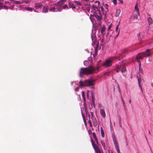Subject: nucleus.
Returning <instances> with one entry per match:
<instances>
[{
	"instance_id": "obj_1",
	"label": "nucleus",
	"mask_w": 153,
	"mask_h": 153,
	"mask_svg": "<svg viewBox=\"0 0 153 153\" xmlns=\"http://www.w3.org/2000/svg\"><path fill=\"white\" fill-rule=\"evenodd\" d=\"M96 71V69L94 67L89 66L85 68H82L80 71L79 76L82 77V74L88 75L93 74Z\"/></svg>"
},
{
	"instance_id": "obj_2",
	"label": "nucleus",
	"mask_w": 153,
	"mask_h": 153,
	"mask_svg": "<svg viewBox=\"0 0 153 153\" xmlns=\"http://www.w3.org/2000/svg\"><path fill=\"white\" fill-rule=\"evenodd\" d=\"M122 54L120 53L117 56L112 57L106 59L105 62L103 64V65L106 67H108L111 66L112 65V63L113 61L116 59H118L120 60V57Z\"/></svg>"
},
{
	"instance_id": "obj_3",
	"label": "nucleus",
	"mask_w": 153,
	"mask_h": 153,
	"mask_svg": "<svg viewBox=\"0 0 153 153\" xmlns=\"http://www.w3.org/2000/svg\"><path fill=\"white\" fill-rule=\"evenodd\" d=\"M95 82V80L93 79L86 80L83 82H82L81 80L79 81V84L81 87H88L90 86L94 85Z\"/></svg>"
},
{
	"instance_id": "obj_4",
	"label": "nucleus",
	"mask_w": 153,
	"mask_h": 153,
	"mask_svg": "<svg viewBox=\"0 0 153 153\" xmlns=\"http://www.w3.org/2000/svg\"><path fill=\"white\" fill-rule=\"evenodd\" d=\"M112 138L115 149L116 150L117 153H120V150L118 147V144L117 140V139L116 137L115 136H113Z\"/></svg>"
},
{
	"instance_id": "obj_5",
	"label": "nucleus",
	"mask_w": 153,
	"mask_h": 153,
	"mask_svg": "<svg viewBox=\"0 0 153 153\" xmlns=\"http://www.w3.org/2000/svg\"><path fill=\"white\" fill-rule=\"evenodd\" d=\"M90 138L91 142L92 145L95 151V153H98L99 152L101 151L99 147L97 146V145L95 143L91 137H90Z\"/></svg>"
},
{
	"instance_id": "obj_6",
	"label": "nucleus",
	"mask_w": 153,
	"mask_h": 153,
	"mask_svg": "<svg viewBox=\"0 0 153 153\" xmlns=\"http://www.w3.org/2000/svg\"><path fill=\"white\" fill-rule=\"evenodd\" d=\"M11 1H13V3L16 4H19L23 3H25L26 4L28 3V1L27 0H22L21 1H16L14 0H12Z\"/></svg>"
},
{
	"instance_id": "obj_7",
	"label": "nucleus",
	"mask_w": 153,
	"mask_h": 153,
	"mask_svg": "<svg viewBox=\"0 0 153 153\" xmlns=\"http://www.w3.org/2000/svg\"><path fill=\"white\" fill-rule=\"evenodd\" d=\"M150 49H148L146 50V52H143V53L144 54V56L147 57L149 56L151 54V53H150Z\"/></svg>"
},
{
	"instance_id": "obj_8",
	"label": "nucleus",
	"mask_w": 153,
	"mask_h": 153,
	"mask_svg": "<svg viewBox=\"0 0 153 153\" xmlns=\"http://www.w3.org/2000/svg\"><path fill=\"white\" fill-rule=\"evenodd\" d=\"M67 0H61L57 2L55 4V5L57 6H61L64 4V2H66Z\"/></svg>"
},
{
	"instance_id": "obj_9",
	"label": "nucleus",
	"mask_w": 153,
	"mask_h": 153,
	"mask_svg": "<svg viewBox=\"0 0 153 153\" xmlns=\"http://www.w3.org/2000/svg\"><path fill=\"white\" fill-rule=\"evenodd\" d=\"M106 30L105 27V26H103L102 27L101 31V33L102 34V36L103 37H104L105 33V31Z\"/></svg>"
},
{
	"instance_id": "obj_10",
	"label": "nucleus",
	"mask_w": 153,
	"mask_h": 153,
	"mask_svg": "<svg viewBox=\"0 0 153 153\" xmlns=\"http://www.w3.org/2000/svg\"><path fill=\"white\" fill-rule=\"evenodd\" d=\"M144 54L143 52L139 53L136 57V59H142L144 56Z\"/></svg>"
},
{
	"instance_id": "obj_11",
	"label": "nucleus",
	"mask_w": 153,
	"mask_h": 153,
	"mask_svg": "<svg viewBox=\"0 0 153 153\" xmlns=\"http://www.w3.org/2000/svg\"><path fill=\"white\" fill-rule=\"evenodd\" d=\"M100 114L102 116L103 118H105V111L102 109H100Z\"/></svg>"
},
{
	"instance_id": "obj_12",
	"label": "nucleus",
	"mask_w": 153,
	"mask_h": 153,
	"mask_svg": "<svg viewBox=\"0 0 153 153\" xmlns=\"http://www.w3.org/2000/svg\"><path fill=\"white\" fill-rule=\"evenodd\" d=\"M43 5L40 3H36L35 4V7L36 9L41 8Z\"/></svg>"
},
{
	"instance_id": "obj_13",
	"label": "nucleus",
	"mask_w": 153,
	"mask_h": 153,
	"mask_svg": "<svg viewBox=\"0 0 153 153\" xmlns=\"http://www.w3.org/2000/svg\"><path fill=\"white\" fill-rule=\"evenodd\" d=\"M48 5H46L43 8L42 11L44 13H46L48 12Z\"/></svg>"
},
{
	"instance_id": "obj_14",
	"label": "nucleus",
	"mask_w": 153,
	"mask_h": 153,
	"mask_svg": "<svg viewBox=\"0 0 153 153\" xmlns=\"http://www.w3.org/2000/svg\"><path fill=\"white\" fill-rule=\"evenodd\" d=\"M137 14H138V15H139V14L138 13V10H137L134 12L133 15V17H134V19H137Z\"/></svg>"
},
{
	"instance_id": "obj_15",
	"label": "nucleus",
	"mask_w": 153,
	"mask_h": 153,
	"mask_svg": "<svg viewBox=\"0 0 153 153\" xmlns=\"http://www.w3.org/2000/svg\"><path fill=\"white\" fill-rule=\"evenodd\" d=\"M69 7L70 8H72V9H75L76 7L74 6V4L71 2H70L68 3Z\"/></svg>"
},
{
	"instance_id": "obj_16",
	"label": "nucleus",
	"mask_w": 153,
	"mask_h": 153,
	"mask_svg": "<svg viewBox=\"0 0 153 153\" xmlns=\"http://www.w3.org/2000/svg\"><path fill=\"white\" fill-rule=\"evenodd\" d=\"M138 83L139 84V87L140 88V89L141 90V91L143 92L142 88L141 86V85L140 84V83L141 82V78L140 77V78H138Z\"/></svg>"
},
{
	"instance_id": "obj_17",
	"label": "nucleus",
	"mask_w": 153,
	"mask_h": 153,
	"mask_svg": "<svg viewBox=\"0 0 153 153\" xmlns=\"http://www.w3.org/2000/svg\"><path fill=\"white\" fill-rule=\"evenodd\" d=\"M147 20L149 25L152 24L153 21L152 18L150 17H149L147 18Z\"/></svg>"
},
{
	"instance_id": "obj_18",
	"label": "nucleus",
	"mask_w": 153,
	"mask_h": 153,
	"mask_svg": "<svg viewBox=\"0 0 153 153\" xmlns=\"http://www.w3.org/2000/svg\"><path fill=\"white\" fill-rule=\"evenodd\" d=\"M120 12H121V10L120 9H117L116 11V14L115 15V16L116 17L118 16L119 15L120 13Z\"/></svg>"
},
{
	"instance_id": "obj_19",
	"label": "nucleus",
	"mask_w": 153,
	"mask_h": 153,
	"mask_svg": "<svg viewBox=\"0 0 153 153\" xmlns=\"http://www.w3.org/2000/svg\"><path fill=\"white\" fill-rule=\"evenodd\" d=\"M94 16L96 19L98 20H100L102 18L101 16L98 15L97 14H95Z\"/></svg>"
},
{
	"instance_id": "obj_20",
	"label": "nucleus",
	"mask_w": 153,
	"mask_h": 153,
	"mask_svg": "<svg viewBox=\"0 0 153 153\" xmlns=\"http://www.w3.org/2000/svg\"><path fill=\"white\" fill-rule=\"evenodd\" d=\"M122 69L121 70V72L122 73H124L126 71V68L124 65H123L122 66Z\"/></svg>"
},
{
	"instance_id": "obj_21",
	"label": "nucleus",
	"mask_w": 153,
	"mask_h": 153,
	"mask_svg": "<svg viewBox=\"0 0 153 153\" xmlns=\"http://www.w3.org/2000/svg\"><path fill=\"white\" fill-rule=\"evenodd\" d=\"M101 133L102 137L103 138L104 137V133L103 128L102 127L101 128Z\"/></svg>"
},
{
	"instance_id": "obj_22",
	"label": "nucleus",
	"mask_w": 153,
	"mask_h": 153,
	"mask_svg": "<svg viewBox=\"0 0 153 153\" xmlns=\"http://www.w3.org/2000/svg\"><path fill=\"white\" fill-rule=\"evenodd\" d=\"M82 98L84 100V102H85L86 99H85V94L84 92L83 91H82Z\"/></svg>"
},
{
	"instance_id": "obj_23",
	"label": "nucleus",
	"mask_w": 153,
	"mask_h": 153,
	"mask_svg": "<svg viewBox=\"0 0 153 153\" xmlns=\"http://www.w3.org/2000/svg\"><path fill=\"white\" fill-rule=\"evenodd\" d=\"M49 11L51 12H56V8L55 7H51L49 9Z\"/></svg>"
},
{
	"instance_id": "obj_24",
	"label": "nucleus",
	"mask_w": 153,
	"mask_h": 153,
	"mask_svg": "<svg viewBox=\"0 0 153 153\" xmlns=\"http://www.w3.org/2000/svg\"><path fill=\"white\" fill-rule=\"evenodd\" d=\"M139 59H136L137 62L139 64V71L140 69V68H141V63L140 60Z\"/></svg>"
},
{
	"instance_id": "obj_25",
	"label": "nucleus",
	"mask_w": 153,
	"mask_h": 153,
	"mask_svg": "<svg viewBox=\"0 0 153 153\" xmlns=\"http://www.w3.org/2000/svg\"><path fill=\"white\" fill-rule=\"evenodd\" d=\"M92 7L93 9L95 11H97L98 10L97 7V6H96L94 4H93L92 5Z\"/></svg>"
},
{
	"instance_id": "obj_26",
	"label": "nucleus",
	"mask_w": 153,
	"mask_h": 153,
	"mask_svg": "<svg viewBox=\"0 0 153 153\" xmlns=\"http://www.w3.org/2000/svg\"><path fill=\"white\" fill-rule=\"evenodd\" d=\"M129 51V50H128L127 49H124L122 51V53H128Z\"/></svg>"
},
{
	"instance_id": "obj_27",
	"label": "nucleus",
	"mask_w": 153,
	"mask_h": 153,
	"mask_svg": "<svg viewBox=\"0 0 153 153\" xmlns=\"http://www.w3.org/2000/svg\"><path fill=\"white\" fill-rule=\"evenodd\" d=\"M77 5L79 6L82 5V4L81 3L77 1H75L74 2Z\"/></svg>"
},
{
	"instance_id": "obj_28",
	"label": "nucleus",
	"mask_w": 153,
	"mask_h": 153,
	"mask_svg": "<svg viewBox=\"0 0 153 153\" xmlns=\"http://www.w3.org/2000/svg\"><path fill=\"white\" fill-rule=\"evenodd\" d=\"M101 143L102 144V146H103L104 147V149L105 148V143L103 142V141L101 140Z\"/></svg>"
},
{
	"instance_id": "obj_29",
	"label": "nucleus",
	"mask_w": 153,
	"mask_h": 153,
	"mask_svg": "<svg viewBox=\"0 0 153 153\" xmlns=\"http://www.w3.org/2000/svg\"><path fill=\"white\" fill-rule=\"evenodd\" d=\"M33 9V8L29 7H27L26 8V9L27 11H30L31 12L32 11Z\"/></svg>"
},
{
	"instance_id": "obj_30",
	"label": "nucleus",
	"mask_w": 153,
	"mask_h": 153,
	"mask_svg": "<svg viewBox=\"0 0 153 153\" xmlns=\"http://www.w3.org/2000/svg\"><path fill=\"white\" fill-rule=\"evenodd\" d=\"M104 7H105V9H106L107 10L106 11H108V5L107 4H105L103 5Z\"/></svg>"
},
{
	"instance_id": "obj_31",
	"label": "nucleus",
	"mask_w": 153,
	"mask_h": 153,
	"mask_svg": "<svg viewBox=\"0 0 153 153\" xmlns=\"http://www.w3.org/2000/svg\"><path fill=\"white\" fill-rule=\"evenodd\" d=\"M62 8L63 9H68V6L67 4H65L63 5Z\"/></svg>"
},
{
	"instance_id": "obj_32",
	"label": "nucleus",
	"mask_w": 153,
	"mask_h": 153,
	"mask_svg": "<svg viewBox=\"0 0 153 153\" xmlns=\"http://www.w3.org/2000/svg\"><path fill=\"white\" fill-rule=\"evenodd\" d=\"M92 134H93V137L94 138V139H96L97 138L96 137V135L95 133L93 132L92 133Z\"/></svg>"
},
{
	"instance_id": "obj_33",
	"label": "nucleus",
	"mask_w": 153,
	"mask_h": 153,
	"mask_svg": "<svg viewBox=\"0 0 153 153\" xmlns=\"http://www.w3.org/2000/svg\"><path fill=\"white\" fill-rule=\"evenodd\" d=\"M57 11L60 12L62 10V8L61 7H57L56 8Z\"/></svg>"
},
{
	"instance_id": "obj_34",
	"label": "nucleus",
	"mask_w": 153,
	"mask_h": 153,
	"mask_svg": "<svg viewBox=\"0 0 153 153\" xmlns=\"http://www.w3.org/2000/svg\"><path fill=\"white\" fill-rule=\"evenodd\" d=\"M118 1H119L118 2L119 4H122L123 3V1L122 0H118Z\"/></svg>"
},
{
	"instance_id": "obj_35",
	"label": "nucleus",
	"mask_w": 153,
	"mask_h": 153,
	"mask_svg": "<svg viewBox=\"0 0 153 153\" xmlns=\"http://www.w3.org/2000/svg\"><path fill=\"white\" fill-rule=\"evenodd\" d=\"M112 24H111L109 26L108 28V30H110L111 28V27H112Z\"/></svg>"
},
{
	"instance_id": "obj_36",
	"label": "nucleus",
	"mask_w": 153,
	"mask_h": 153,
	"mask_svg": "<svg viewBox=\"0 0 153 153\" xmlns=\"http://www.w3.org/2000/svg\"><path fill=\"white\" fill-rule=\"evenodd\" d=\"M83 120H84V123H85V126H86L87 125V124H86V120L85 119V117H83Z\"/></svg>"
},
{
	"instance_id": "obj_37",
	"label": "nucleus",
	"mask_w": 153,
	"mask_h": 153,
	"mask_svg": "<svg viewBox=\"0 0 153 153\" xmlns=\"http://www.w3.org/2000/svg\"><path fill=\"white\" fill-rule=\"evenodd\" d=\"M119 25V24L117 26L116 28V30L117 32H118V27Z\"/></svg>"
},
{
	"instance_id": "obj_38",
	"label": "nucleus",
	"mask_w": 153,
	"mask_h": 153,
	"mask_svg": "<svg viewBox=\"0 0 153 153\" xmlns=\"http://www.w3.org/2000/svg\"><path fill=\"white\" fill-rule=\"evenodd\" d=\"M3 7V5L0 2V9H1Z\"/></svg>"
},
{
	"instance_id": "obj_39",
	"label": "nucleus",
	"mask_w": 153,
	"mask_h": 153,
	"mask_svg": "<svg viewBox=\"0 0 153 153\" xmlns=\"http://www.w3.org/2000/svg\"><path fill=\"white\" fill-rule=\"evenodd\" d=\"M88 123L90 124V126L91 127L92 126V124L91 123V121L90 120H88Z\"/></svg>"
},
{
	"instance_id": "obj_40",
	"label": "nucleus",
	"mask_w": 153,
	"mask_h": 153,
	"mask_svg": "<svg viewBox=\"0 0 153 153\" xmlns=\"http://www.w3.org/2000/svg\"><path fill=\"white\" fill-rule=\"evenodd\" d=\"M113 3L115 4L116 5L117 4V0H113Z\"/></svg>"
},
{
	"instance_id": "obj_41",
	"label": "nucleus",
	"mask_w": 153,
	"mask_h": 153,
	"mask_svg": "<svg viewBox=\"0 0 153 153\" xmlns=\"http://www.w3.org/2000/svg\"><path fill=\"white\" fill-rule=\"evenodd\" d=\"M97 11L98 12V13H97L100 16H102L101 14L100 11L99 9Z\"/></svg>"
},
{
	"instance_id": "obj_42",
	"label": "nucleus",
	"mask_w": 153,
	"mask_h": 153,
	"mask_svg": "<svg viewBox=\"0 0 153 153\" xmlns=\"http://www.w3.org/2000/svg\"><path fill=\"white\" fill-rule=\"evenodd\" d=\"M93 123L94 125L96 124L97 121H96V120H94L93 121Z\"/></svg>"
},
{
	"instance_id": "obj_43",
	"label": "nucleus",
	"mask_w": 153,
	"mask_h": 153,
	"mask_svg": "<svg viewBox=\"0 0 153 153\" xmlns=\"http://www.w3.org/2000/svg\"><path fill=\"white\" fill-rule=\"evenodd\" d=\"M3 7L4 9H7L8 8V7L7 6H5V5H4V6L3 5Z\"/></svg>"
},
{
	"instance_id": "obj_44",
	"label": "nucleus",
	"mask_w": 153,
	"mask_h": 153,
	"mask_svg": "<svg viewBox=\"0 0 153 153\" xmlns=\"http://www.w3.org/2000/svg\"><path fill=\"white\" fill-rule=\"evenodd\" d=\"M95 53L94 54H96V55H97V49H95Z\"/></svg>"
},
{
	"instance_id": "obj_45",
	"label": "nucleus",
	"mask_w": 153,
	"mask_h": 153,
	"mask_svg": "<svg viewBox=\"0 0 153 153\" xmlns=\"http://www.w3.org/2000/svg\"><path fill=\"white\" fill-rule=\"evenodd\" d=\"M100 8H101V10L104 13V9H103V8L102 7H100Z\"/></svg>"
},
{
	"instance_id": "obj_46",
	"label": "nucleus",
	"mask_w": 153,
	"mask_h": 153,
	"mask_svg": "<svg viewBox=\"0 0 153 153\" xmlns=\"http://www.w3.org/2000/svg\"><path fill=\"white\" fill-rule=\"evenodd\" d=\"M95 141H96V143H97V144L96 145H98L99 144V142H98V140H97V139H95Z\"/></svg>"
},
{
	"instance_id": "obj_47",
	"label": "nucleus",
	"mask_w": 153,
	"mask_h": 153,
	"mask_svg": "<svg viewBox=\"0 0 153 153\" xmlns=\"http://www.w3.org/2000/svg\"><path fill=\"white\" fill-rule=\"evenodd\" d=\"M95 3H97L98 6H99V4H100V2L99 1H96L95 2Z\"/></svg>"
},
{
	"instance_id": "obj_48",
	"label": "nucleus",
	"mask_w": 153,
	"mask_h": 153,
	"mask_svg": "<svg viewBox=\"0 0 153 153\" xmlns=\"http://www.w3.org/2000/svg\"><path fill=\"white\" fill-rule=\"evenodd\" d=\"M87 11L88 12H89L90 11V8L89 7H88L87 8Z\"/></svg>"
},
{
	"instance_id": "obj_49",
	"label": "nucleus",
	"mask_w": 153,
	"mask_h": 153,
	"mask_svg": "<svg viewBox=\"0 0 153 153\" xmlns=\"http://www.w3.org/2000/svg\"><path fill=\"white\" fill-rule=\"evenodd\" d=\"M92 102H93V105H94V107L95 108V104H94V99H92Z\"/></svg>"
},
{
	"instance_id": "obj_50",
	"label": "nucleus",
	"mask_w": 153,
	"mask_h": 153,
	"mask_svg": "<svg viewBox=\"0 0 153 153\" xmlns=\"http://www.w3.org/2000/svg\"><path fill=\"white\" fill-rule=\"evenodd\" d=\"M120 30H119L118 31V33L117 34V35H116V37H117L118 36V35L120 33Z\"/></svg>"
},
{
	"instance_id": "obj_51",
	"label": "nucleus",
	"mask_w": 153,
	"mask_h": 153,
	"mask_svg": "<svg viewBox=\"0 0 153 153\" xmlns=\"http://www.w3.org/2000/svg\"><path fill=\"white\" fill-rule=\"evenodd\" d=\"M139 71V72H140V73H142V71H143V69H142L141 68H140V71Z\"/></svg>"
},
{
	"instance_id": "obj_52",
	"label": "nucleus",
	"mask_w": 153,
	"mask_h": 153,
	"mask_svg": "<svg viewBox=\"0 0 153 153\" xmlns=\"http://www.w3.org/2000/svg\"><path fill=\"white\" fill-rule=\"evenodd\" d=\"M121 99H122V102H123V105H124V100H123V98H122V97H121Z\"/></svg>"
},
{
	"instance_id": "obj_53",
	"label": "nucleus",
	"mask_w": 153,
	"mask_h": 153,
	"mask_svg": "<svg viewBox=\"0 0 153 153\" xmlns=\"http://www.w3.org/2000/svg\"><path fill=\"white\" fill-rule=\"evenodd\" d=\"M135 8L137 10H138V9L137 8V5H136L135 7Z\"/></svg>"
},
{
	"instance_id": "obj_54",
	"label": "nucleus",
	"mask_w": 153,
	"mask_h": 153,
	"mask_svg": "<svg viewBox=\"0 0 153 153\" xmlns=\"http://www.w3.org/2000/svg\"><path fill=\"white\" fill-rule=\"evenodd\" d=\"M5 4H10L9 3V2L8 1H5Z\"/></svg>"
},
{
	"instance_id": "obj_55",
	"label": "nucleus",
	"mask_w": 153,
	"mask_h": 153,
	"mask_svg": "<svg viewBox=\"0 0 153 153\" xmlns=\"http://www.w3.org/2000/svg\"><path fill=\"white\" fill-rule=\"evenodd\" d=\"M91 115L92 116V117H93V113L92 112H91Z\"/></svg>"
},
{
	"instance_id": "obj_56",
	"label": "nucleus",
	"mask_w": 153,
	"mask_h": 153,
	"mask_svg": "<svg viewBox=\"0 0 153 153\" xmlns=\"http://www.w3.org/2000/svg\"><path fill=\"white\" fill-rule=\"evenodd\" d=\"M109 32H108L107 33V35H106V37H107V36H108V35H109Z\"/></svg>"
},
{
	"instance_id": "obj_57",
	"label": "nucleus",
	"mask_w": 153,
	"mask_h": 153,
	"mask_svg": "<svg viewBox=\"0 0 153 153\" xmlns=\"http://www.w3.org/2000/svg\"><path fill=\"white\" fill-rule=\"evenodd\" d=\"M119 91L120 92V88H119Z\"/></svg>"
},
{
	"instance_id": "obj_58",
	"label": "nucleus",
	"mask_w": 153,
	"mask_h": 153,
	"mask_svg": "<svg viewBox=\"0 0 153 153\" xmlns=\"http://www.w3.org/2000/svg\"><path fill=\"white\" fill-rule=\"evenodd\" d=\"M119 71L118 70H117V72H118Z\"/></svg>"
},
{
	"instance_id": "obj_59",
	"label": "nucleus",
	"mask_w": 153,
	"mask_h": 153,
	"mask_svg": "<svg viewBox=\"0 0 153 153\" xmlns=\"http://www.w3.org/2000/svg\"><path fill=\"white\" fill-rule=\"evenodd\" d=\"M129 103H131V100H129Z\"/></svg>"
},
{
	"instance_id": "obj_60",
	"label": "nucleus",
	"mask_w": 153,
	"mask_h": 153,
	"mask_svg": "<svg viewBox=\"0 0 153 153\" xmlns=\"http://www.w3.org/2000/svg\"><path fill=\"white\" fill-rule=\"evenodd\" d=\"M102 42H103V41L102 40L101 41V43Z\"/></svg>"
},
{
	"instance_id": "obj_61",
	"label": "nucleus",
	"mask_w": 153,
	"mask_h": 153,
	"mask_svg": "<svg viewBox=\"0 0 153 153\" xmlns=\"http://www.w3.org/2000/svg\"><path fill=\"white\" fill-rule=\"evenodd\" d=\"M98 153H101V151H100V152H99Z\"/></svg>"
},
{
	"instance_id": "obj_62",
	"label": "nucleus",
	"mask_w": 153,
	"mask_h": 153,
	"mask_svg": "<svg viewBox=\"0 0 153 153\" xmlns=\"http://www.w3.org/2000/svg\"><path fill=\"white\" fill-rule=\"evenodd\" d=\"M149 133L150 134V131H149Z\"/></svg>"
},
{
	"instance_id": "obj_63",
	"label": "nucleus",
	"mask_w": 153,
	"mask_h": 153,
	"mask_svg": "<svg viewBox=\"0 0 153 153\" xmlns=\"http://www.w3.org/2000/svg\"><path fill=\"white\" fill-rule=\"evenodd\" d=\"M0 1H3V0H0Z\"/></svg>"
},
{
	"instance_id": "obj_64",
	"label": "nucleus",
	"mask_w": 153,
	"mask_h": 153,
	"mask_svg": "<svg viewBox=\"0 0 153 153\" xmlns=\"http://www.w3.org/2000/svg\"><path fill=\"white\" fill-rule=\"evenodd\" d=\"M109 36H110V37L111 36V35H110Z\"/></svg>"
}]
</instances>
